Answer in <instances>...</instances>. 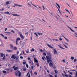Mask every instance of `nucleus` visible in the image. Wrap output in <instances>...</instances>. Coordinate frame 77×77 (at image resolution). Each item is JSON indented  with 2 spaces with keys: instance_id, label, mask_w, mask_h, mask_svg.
Segmentation results:
<instances>
[{
  "instance_id": "nucleus-1",
  "label": "nucleus",
  "mask_w": 77,
  "mask_h": 77,
  "mask_svg": "<svg viewBox=\"0 0 77 77\" xmlns=\"http://www.w3.org/2000/svg\"><path fill=\"white\" fill-rule=\"evenodd\" d=\"M46 57L47 59V62L48 63H49L50 62L52 61V60H51V56L47 55Z\"/></svg>"
},
{
  "instance_id": "nucleus-2",
  "label": "nucleus",
  "mask_w": 77,
  "mask_h": 77,
  "mask_svg": "<svg viewBox=\"0 0 77 77\" xmlns=\"http://www.w3.org/2000/svg\"><path fill=\"white\" fill-rule=\"evenodd\" d=\"M49 62L50 63H49V66H53L54 65V63L52 62V61L51 62Z\"/></svg>"
},
{
  "instance_id": "nucleus-3",
  "label": "nucleus",
  "mask_w": 77,
  "mask_h": 77,
  "mask_svg": "<svg viewBox=\"0 0 77 77\" xmlns=\"http://www.w3.org/2000/svg\"><path fill=\"white\" fill-rule=\"evenodd\" d=\"M12 15H13L14 17H20V15H17V14H11Z\"/></svg>"
},
{
  "instance_id": "nucleus-4",
  "label": "nucleus",
  "mask_w": 77,
  "mask_h": 77,
  "mask_svg": "<svg viewBox=\"0 0 77 77\" xmlns=\"http://www.w3.org/2000/svg\"><path fill=\"white\" fill-rule=\"evenodd\" d=\"M11 59H15L17 58V56H15V55L13 54L12 56L11 57Z\"/></svg>"
},
{
  "instance_id": "nucleus-5",
  "label": "nucleus",
  "mask_w": 77,
  "mask_h": 77,
  "mask_svg": "<svg viewBox=\"0 0 77 77\" xmlns=\"http://www.w3.org/2000/svg\"><path fill=\"white\" fill-rule=\"evenodd\" d=\"M5 33L6 35H9L10 34H11V32H5Z\"/></svg>"
},
{
  "instance_id": "nucleus-6",
  "label": "nucleus",
  "mask_w": 77,
  "mask_h": 77,
  "mask_svg": "<svg viewBox=\"0 0 77 77\" xmlns=\"http://www.w3.org/2000/svg\"><path fill=\"white\" fill-rule=\"evenodd\" d=\"M20 37H21V38H22L23 39H24V36H23V35H22V34H21V33H20Z\"/></svg>"
},
{
  "instance_id": "nucleus-7",
  "label": "nucleus",
  "mask_w": 77,
  "mask_h": 77,
  "mask_svg": "<svg viewBox=\"0 0 77 77\" xmlns=\"http://www.w3.org/2000/svg\"><path fill=\"white\" fill-rule=\"evenodd\" d=\"M54 55L56 54L57 53V51H56V50L54 49Z\"/></svg>"
},
{
  "instance_id": "nucleus-8",
  "label": "nucleus",
  "mask_w": 77,
  "mask_h": 77,
  "mask_svg": "<svg viewBox=\"0 0 77 77\" xmlns=\"http://www.w3.org/2000/svg\"><path fill=\"white\" fill-rule=\"evenodd\" d=\"M47 46H48V47H49V48H52V49L54 48L53 47H52L49 44H47Z\"/></svg>"
},
{
  "instance_id": "nucleus-9",
  "label": "nucleus",
  "mask_w": 77,
  "mask_h": 77,
  "mask_svg": "<svg viewBox=\"0 0 77 77\" xmlns=\"http://www.w3.org/2000/svg\"><path fill=\"white\" fill-rule=\"evenodd\" d=\"M34 61L36 63H38V61L36 60V58H34Z\"/></svg>"
},
{
  "instance_id": "nucleus-10",
  "label": "nucleus",
  "mask_w": 77,
  "mask_h": 77,
  "mask_svg": "<svg viewBox=\"0 0 77 77\" xmlns=\"http://www.w3.org/2000/svg\"><path fill=\"white\" fill-rule=\"evenodd\" d=\"M47 54L48 55V56H51V53L50 52H47Z\"/></svg>"
},
{
  "instance_id": "nucleus-11",
  "label": "nucleus",
  "mask_w": 77,
  "mask_h": 77,
  "mask_svg": "<svg viewBox=\"0 0 77 77\" xmlns=\"http://www.w3.org/2000/svg\"><path fill=\"white\" fill-rule=\"evenodd\" d=\"M29 63L31 65H33V62L32 61V60H30V61H29Z\"/></svg>"
},
{
  "instance_id": "nucleus-12",
  "label": "nucleus",
  "mask_w": 77,
  "mask_h": 77,
  "mask_svg": "<svg viewBox=\"0 0 77 77\" xmlns=\"http://www.w3.org/2000/svg\"><path fill=\"white\" fill-rule=\"evenodd\" d=\"M27 63V62H26V61L25 60H24L23 61V65H26Z\"/></svg>"
},
{
  "instance_id": "nucleus-13",
  "label": "nucleus",
  "mask_w": 77,
  "mask_h": 77,
  "mask_svg": "<svg viewBox=\"0 0 77 77\" xmlns=\"http://www.w3.org/2000/svg\"><path fill=\"white\" fill-rule=\"evenodd\" d=\"M14 6H19V7H22V6H23L22 5H18V4H14Z\"/></svg>"
},
{
  "instance_id": "nucleus-14",
  "label": "nucleus",
  "mask_w": 77,
  "mask_h": 77,
  "mask_svg": "<svg viewBox=\"0 0 77 77\" xmlns=\"http://www.w3.org/2000/svg\"><path fill=\"white\" fill-rule=\"evenodd\" d=\"M68 27L69 29H70L71 30V31H72V32H75V31H74L73 30H72V29H71V27H69V26H67Z\"/></svg>"
},
{
  "instance_id": "nucleus-15",
  "label": "nucleus",
  "mask_w": 77,
  "mask_h": 77,
  "mask_svg": "<svg viewBox=\"0 0 77 77\" xmlns=\"http://www.w3.org/2000/svg\"><path fill=\"white\" fill-rule=\"evenodd\" d=\"M13 50H17V48L16 47H14L13 48Z\"/></svg>"
},
{
  "instance_id": "nucleus-16",
  "label": "nucleus",
  "mask_w": 77,
  "mask_h": 77,
  "mask_svg": "<svg viewBox=\"0 0 77 77\" xmlns=\"http://www.w3.org/2000/svg\"><path fill=\"white\" fill-rule=\"evenodd\" d=\"M58 47H59V48H61V49H63L64 50H65V48H63L60 45H58Z\"/></svg>"
},
{
  "instance_id": "nucleus-17",
  "label": "nucleus",
  "mask_w": 77,
  "mask_h": 77,
  "mask_svg": "<svg viewBox=\"0 0 77 77\" xmlns=\"http://www.w3.org/2000/svg\"><path fill=\"white\" fill-rule=\"evenodd\" d=\"M62 35L63 36V38H65V39L66 40L67 42H69V40L68 39H67L64 36H63V35Z\"/></svg>"
},
{
  "instance_id": "nucleus-18",
  "label": "nucleus",
  "mask_w": 77,
  "mask_h": 77,
  "mask_svg": "<svg viewBox=\"0 0 77 77\" xmlns=\"http://www.w3.org/2000/svg\"><path fill=\"white\" fill-rule=\"evenodd\" d=\"M5 14H8V15H10V13L8 11L5 12Z\"/></svg>"
},
{
  "instance_id": "nucleus-19",
  "label": "nucleus",
  "mask_w": 77,
  "mask_h": 77,
  "mask_svg": "<svg viewBox=\"0 0 77 77\" xmlns=\"http://www.w3.org/2000/svg\"><path fill=\"white\" fill-rule=\"evenodd\" d=\"M31 3L32 4V5H33V6L35 7V8H36L38 9H39V8H38V7H37V6H36V5H33V4H32V2H31Z\"/></svg>"
},
{
  "instance_id": "nucleus-20",
  "label": "nucleus",
  "mask_w": 77,
  "mask_h": 77,
  "mask_svg": "<svg viewBox=\"0 0 77 77\" xmlns=\"http://www.w3.org/2000/svg\"><path fill=\"white\" fill-rule=\"evenodd\" d=\"M6 51L7 52H12V51L11 50H7Z\"/></svg>"
},
{
  "instance_id": "nucleus-21",
  "label": "nucleus",
  "mask_w": 77,
  "mask_h": 77,
  "mask_svg": "<svg viewBox=\"0 0 77 77\" xmlns=\"http://www.w3.org/2000/svg\"><path fill=\"white\" fill-rule=\"evenodd\" d=\"M20 40H21V39L20 38H17L16 39V41H20Z\"/></svg>"
},
{
  "instance_id": "nucleus-22",
  "label": "nucleus",
  "mask_w": 77,
  "mask_h": 77,
  "mask_svg": "<svg viewBox=\"0 0 77 77\" xmlns=\"http://www.w3.org/2000/svg\"><path fill=\"white\" fill-rule=\"evenodd\" d=\"M56 5H57L58 7L59 8V9H60V5H59V4H57V3H56Z\"/></svg>"
},
{
  "instance_id": "nucleus-23",
  "label": "nucleus",
  "mask_w": 77,
  "mask_h": 77,
  "mask_svg": "<svg viewBox=\"0 0 77 77\" xmlns=\"http://www.w3.org/2000/svg\"><path fill=\"white\" fill-rule=\"evenodd\" d=\"M1 54V57H3V56H4V54L2 53H0Z\"/></svg>"
},
{
  "instance_id": "nucleus-24",
  "label": "nucleus",
  "mask_w": 77,
  "mask_h": 77,
  "mask_svg": "<svg viewBox=\"0 0 77 77\" xmlns=\"http://www.w3.org/2000/svg\"><path fill=\"white\" fill-rule=\"evenodd\" d=\"M56 6L57 7V8L58 9V10L59 13H60V14H61V12H60V10H59V8H58V7H57V5H56Z\"/></svg>"
},
{
  "instance_id": "nucleus-25",
  "label": "nucleus",
  "mask_w": 77,
  "mask_h": 77,
  "mask_svg": "<svg viewBox=\"0 0 77 77\" xmlns=\"http://www.w3.org/2000/svg\"><path fill=\"white\" fill-rule=\"evenodd\" d=\"M5 59H6V56L5 55H4L2 58V59L3 60H5Z\"/></svg>"
},
{
  "instance_id": "nucleus-26",
  "label": "nucleus",
  "mask_w": 77,
  "mask_h": 77,
  "mask_svg": "<svg viewBox=\"0 0 77 77\" xmlns=\"http://www.w3.org/2000/svg\"><path fill=\"white\" fill-rule=\"evenodd\" d=\"M54 71H55V74H57V72H58V71H57L55 69Z\"/></svg>"
},
{
  "instance_id": "nucleus-27",
  "label": "nucleus",
  "mask_w": 77,
  "mask_h": 77,
  "mask_svg": "<svg viewBox=\"0 0 77 77\" xmlns=\"http://www.w3.org/2000/svg\"><path fill=\"white\" fill-rule=\"evenodd\" d=\"M11 48H13V45L11 44H10Z\"/></svg>"
},
{
  "instance_id": "nucleus-28",
  "label": "nucleus",
  "mask_w": 77,
  "mask_h": 77,
  "mask_svg": "<svg viewBox=\"0 0 77 77\" xmlns=\"http://www.w3.org/2000/svg\"><path fill=\"white\" fill-rule=\"evenodd\" d=\"M17 69H18V67H16L14 68V71H16V70H17Z\"/></svg>"
},
{
  "instance_id": "nucleus-29",
  "label": "nucleus",
  "mask_w": 77,
  "mask_h": 77,
  "mask_svg": "<svg viewBox=\"0 0 77 77\" xmlns=\"http://www.w3.org/2000/svg\"><path fill=\"white\" fill-rule=\"evenodd\" d=\"M48 75H49V77H53V75H51L50 74H49Z\"/></svg>"
},
{
  "instance_id": "nucleus-30",
  "label": "nucleus",
  "mask_w": 77,
  "mask_h": 77,
  "mask_svg": "<svg viewBox=\"0 0 77 77\" xmlns=\"http://www.w3.org/2000/svg\"><path fill=\"white\" fill-rule=\"evenodd\" d=\"M21 75V72H20L18 75L19 77H20Z\"/></svg>"
},
{
  "instance_id": "nucleus-31",
  "label": "nucleus",
  "mask_w": 77,
  "mask_h": 77,
  "mask_svg": "<svg viewBox=\"0 0 77 77\" xmlns=\"http://www.w3.org/2000/svg\"><path fill=\"white\" fill-rule=\"evenodd\" d=\"M9 1H7L6 3V5H8L9 3Z\"/></svg>"
},
{
  "instance_id": "nucleus-32",
  "label": "nucleus",
  "mask_w": 77,
  "mask_h": 77,
  "mask_svg": "<svg viewBox=\"0 0 77 77\" xmlns=\"http://www.w3.org/2000/svg\"><path fill=\"white\" fill-rule=\"evenodd\" d=\"M63 45H64V46H65V48H68V47H67L66 45H64V44H63Z\"/></svg>"
},
{
  "instance_id": "nucleus-33",
  "label": "nucleus",
  "mask_w": 77,
  "mask_h": 77,
  "mask_svg": "<svg viewBox=\"0 0 77 77\" xmlns=\"http://www.w3.org/2000/svg\"><path fill=\"white\" fill-rule=\"evenodd\" d=\"M3 73H4V74H5V73H6V71L4 70L3 71Z\"/></svg>"
},
{
  "instance_id": "nucleus-34",
  "label": "nucleus",
  "mask_w": 77,
  "mask_h": 77,
  "mask_svg": "<svg viewBox=\"0 0 77 77\" xmlns=\"http://www.w3.org/2000/svg\"><path fill=\"white\" fill-rule=\"evenodd\" d=\"M71 59L72 60H74V57H71Z\"/></svg>"
},
{
  "instance_id": "nucleus-35",
  "label": "nucleus",
  "mask_w": 77,
  "mask_h": 77,
  "mask_svg": "<svg viewBox=\"0 0 77 77\" xmlns=\"http://www.w3.org/2000/svg\"><path fill=\"white\" fill-rule=\"evenodd\" d=\"M34 34L36 36H37V37H38V34H36V32H35L34 33Z\"/></svg>"
},
{
  "instance_id": "nucleus-36",
  "label": "nucleus",
  "mask_w": 77,
  "mask_h": 77,
  "mask_svg": "<svg viewBox=\"0 0 77 77\" xmlns=\"http://www.w3.org/2000/svg\"><path fill=\"white\" fill-rule=\"evenodd\" d=\"M43 55H44V56H45L47 55V54H46V53H45V52L43 53Z\"/></svg>"
},
{
  "instance_id": "nucleus-37",
  "label": "nucleus",
  "mask_w": 77,
  "mask_h": 77,
  "mask_svg": "<svg viewBox=\"0 0 77 77\" xmlns=\"http://www.w3.org/2000/svg\"><path fill=\"white\" fill-rule=\"evenodd\" d=\"M11 32H13V33H15V32L13 30H12L11 31Z\"/></svg>"
},
{
  "instance_id": "nucleus-38",
  "label": "nucleus",
  "mask_w": 77,
  "mask_h": 77,
  "mask_svg": "<svg viewBox=\"0 0 77 77\" xmlns=\"http://www.w3.org/2000/svg\"><path fill=\"white\" fill-rule=\"evenodd\" d=\"M53 41H58V39H53Z\"/></svg>"
},
{
  "instance_id": "nucleus-39",
  "label": "nucleus",
  "mask_w": 77,
  "mask_h": 77,
  "mask_svg": "<svg viewBox=\"0 0 77 77\" xmlns=\"http://www.w3.org/2000/svg\"><path fill=\"white\" fill-rule=\"evenodd\" d=\"M34 74H35V75H37V74H38V73H37V72H34Z\"/></svg>"
},
{
  "instance_id": "nucleus-40",
  "label": "nucleus",
  "mask_w": 77,
  "mask_h": 77,
  "mask_svg": "<svg viewBox=\"0 0 77 77\" xmlns=\"http://www.w3.org/2000/svg\"><path fill=\"white\" fill-rule=\"evenodd\" d=\"M29 50L27 51H26V53H29Z\"/></svg>"
},
{
  "instance_id": "nucleus-41",
  "label": "nucleus",
  "mask_w": 77,
  "mask_h": 77,
  "mask_svg": "<svg viewBox=\"0 0 77 77\" xmlns=\"http://www.w3.org/2000/svg\"><path fill=\"white\" fill-rule=\"evenodd\" d=\"M35 51V49L33 48H32L31 50V51Z\"/></svg>"
},
{
  "instance_id": "nucleus-42",
  "label": "nucleus",
  "mask_w": 77,
  "mask_h": 77,
  "mask_svg": "<svg viewBox=\"0 0 77 77\" xmlns=\"http://www.w3.org/2000/svg\"><path fill=\"white\" fill-rule=\"evenodd\" d=\"M26 68H29V65H28V64H26Z\"/></svg>"
},
{
  "instance_id": "nucleus-43",
  "label": "nucleus",
  "mask_w": 77,
  "mask_h": 77,
  "mask_svg": "<svg viewBox=\"0 0 77 77\" xmlns=\"http://www.w3.org/2000/svg\"><path fill=\"white\" fill-rule=\"evenodd\" d=\"M59 39L60 41H62V38H59Z\"/></svg>"
},
{
  "instance_id": "nucleus-44",
  "label": "nucleus",
  "mask_w": 77,
  "mask_h": 77,
  "mask_svg": "<svg viewBox=\"0 0 77 77\" xmlns=\"http://www.w3.org/2000/svg\"><path fill=\"white\" fill-rule=\"evenodd\" d=\"M77 61V59H75L74 60V62H75Z\"/></svg>"
},
{
  "instance_id": "nucleus-45",
  "label": "nucleus",
  "mask_w": 77,
  "mask_h": 77,
  "mask_svg": "<svg viewBox=\"0 0 77 77\" xmlns=\"http://www.w3.org/2000/svg\"><path fill=\"white\" fill-rule=\"evenodd\" d=\"M37 63V66H39V63Z\"/></svg>"
},
{
  "instance_id": "nucleus-46",
  "label": "nucleus",
  "mask_w": 77,
  "mask_h": 77,
  "mask_svg": "<svg viewBox=\"0 0 77 77\" xmlns=\"http://www.w3.org/2000/svg\"><path fill=\"white\" fill-rule=\"evenodd\" d=\"M0 35H1V36H3V37H5V36L3 35V34H1Z\"/></svg>"
},
{
  "instance_id": "nucleus-47",
  "label": "nucleus",
  "mask_w": 77,
  "mask_h": 77,
  "mask_svg": "<svg viewBox=\"0 0 77 77\" xmlns=\"http://www.w3.org/2000/svg\"><path fill=\"white\" fill-rule=\"evenodd\" d=\"M28 35V34H29V32H26L25 34V35Z\"/></svg>"
},
{
  "instance_id": "nucleus-48",
  "label": "nucleus",
  "mask_w": 77,
  "mask_h": 77,
  "mask_svg": "<svg viewBox=\"0 0 77 77\" xmlns=\"http://www.w3.org/2000/svg\"><path fill=\"white\" fill-rule=\"evenodd\" d=\"M33 68H34V67H33V66H31L32 69H33Z\"/></svg>"
},
{
  "instance_id": "nucleus-49",
  "label": "nucleus",
  "mask_w": 77,
  "mask_h": 77,
  "mask_svg": "<svg viewBox=\"0 0 77 77\" xmlns=\"http://www.w3.org/2000/svg\"><path fill=\"white\" fill-rule=\"evenodd\" d=\"M29 72H28L26 75V76H28L29 75Z\"/></svg>"
},
{
  "instance_id": "nucleus-50",
  "label": "nucleus",
  "mask_w": 77,
  "mask_h": 77,
  "mask_svg": "<svg viewBox=\"0 0 77 77\" xmlns=\"http://www.w3.org/2000/svg\"><path fill=\"white\" fill-rule=\"evenodd\" d=\"M16 45H18V41H17L16 40Z\"/></svg>"
},
{
  "instance_id": "nucleus-51",
  "label": "nucleus",
  "mask_w": 77,
  "mask_h": 77,
  "mask_svg": "<svg viewBox=\"0 0 77 77\" xmlns=\"http://www.w3.org/2000/svg\"><path fill=\"white\" fill-rule=\"evenodd\" d=\"M19 53H20V52H19V51H17V54H19Z\"/></svg>"
},
{
  "instance_id": "nucleus-52",
  "label": "nucleus",
  "mask_w": 77,
  "mask_h": 77,
  "mask_svg": "<svg viewBox=\"0 0 77 77\" xmlns=\"http://www.w3.org/2000/svg\"><path fill=\"white\" fill-rule=\"evenodd\" d=\"M20 59H23V56H21L20 57Z\"/></svg>"
},
{
  "instance_id": "nucleus-53",
  "label": "nucleus",
  "mask_w": 77,
  "mask_h": 77,
  "mask_svg": "<svg viewBox=\"0 0 77 77\" xmlns=\"http://www.w3.org/2000/svg\"><path fill=\"white\" fill-rule=\"evenodd\" d=\"M42 59L43 60H45V59H44V57H42Z\"/></svg>"
},
{
  "instance_id": "nucleus-54",
  "label": "nucleus",
  "mask_w": 77,
  "mask_h": 77,
  "mask_svg": "<svg viewBox=\"0 0 77 77\" xmlns=\"http://www.w3.org/2000/svg\"><path fill=\"white\" fill-rule=\"evenodd\" d=\"M23 70L24 71H26V69L25 68H24L23 69Z\"/></svg>"
},
{
  "instance_id": "nucleus-55",
  "label": "nucleus",
  "mask_w": 77,
  "mask_h": 77,
  "mask_svg": "<svg viewBox=\"0 0 77 77\" xmlns=\"http://www.w3.org/2000/svg\"><path fill=\"white\" fill-rule=\"evenodd\" d=\"M70 74H71L72 75V72H69Z\"/></svg>"
},
{
  "instance_id": "nucleus-56",
  "label": "nucleus",
  "mask_w": 77,
  "mask_h": 77,
  "mask_svg": "<svg viewBox=\"0 0 77 77\" xmlns=\"http://www.w3.org/2000/svg\"><path fill=\"white\" fill-rule=\"evenodd\" d=\"M5 39H8V37H5Z\"/></svg>"
},
{
  "instance_id": "nucleus-57",
  "label": "nucleus",
  "mask_w": 77,
  "mask_h": 77,
  "mask_svg": "<svg viewBox=\"0 0 77 77\" xmlns=\"http://www.w3.org/2000/svg\"><path fill=\"white\" fill-rule=\"evenodd\" d=\"M23 54H24V55H26V54H25L24 53V51H23Z\"/></svg>"
},
{
  "instance_id": "nucleus-58",
  "label": "nucleus",
  "mask_w": 77,
  "mask_h": 77,
  "mask_svg": "<svg viewBox=\"0 0 77 77\" xmlns=\"http://www.w3.org/2000/svg\"><path fill=\"white\" fill-rule=\"evenodd\" d=\"M15 75H16V76H17V75H18V74H17V73H15Z\"/></svg>"
},
{
  "instance_id": "nucleus-59",
  "label": "nucleus",
  "mask_w": 77,
  "mask_h": 77,
  "mask_svg": "<svg viewBox=\"0 0 77 77\" xmlns=\"http://www.w3.org/2000/svg\"><path fill=\"white\" fill-rule=\"evenodd\" d=\"M57 74H56L55 75V77H57Z\"/></svg>"
},
{
  "instance_id": "nucleus-60",
  "label": "nucleus",
  "mask_w": 77,
  "mask_h": 77,
  "mask_svg": "<svg viewBox=\"0 0 77 77\" xmlns=\"http://www.w3.org/2000/svg\"><path fill=\"white\" fill-rule=\"evenodd\" d=\"M63 72H64V74H66V72H65V71H63Z\"/></svg>"
},
{
  "instance_id": "nucleus-61",
  "label": "nucleus",
  "mask_w": 77,
  "mask_h": 77,
  "mask_svg": "<svg viewBox=\"0 0 77 77\" xmlns=\"http://www.w3.org/2000/svg\"><path fill=\"white\" fill-rule=\"evenodd\" d=\"M65 77H68V75H65Z\"/></svg>"
},
{
  "instance_id": "nucleus-62",
  "label": "nucleus",
  "mask_w": 77,
  "mask_h": 77,
  "mask_svg": "<svg viewBox=\"0 0 77 77\" xmlns=\"http://www.w3.org/2000/svg\"><path fill=\"white\" fill-rule=\"evenodd\" d=\"M28 60H30V58L29 57L28 58Z\"/></svg>"
},
{
  "instance_id": "nucleus-63",
  "label": "nucleus",
  "mask_w": 77,
  "mask_h": 77,
  "mask_svg": "<svg viewBox=\"0 0 77 77\" xmlns=\"http://www.w3.org/2000/svg\"><path fill=\"white\" fill-rule=\"evenodd\" d=\"M66 12H69V11H68V10L67 9H66Z\"/></svg>"
},
{
  "instance_id": "nucleus-64",
  "label": "nucleus",
  "mask_w": 77,
  "mask_h": 77,
  "mask_svg": "<svg viewBox=\"0 0 77 77\" xmlns=\"http://www.w3.org/2000/svg\"><path fill=\"white\" fill-rule=\"evenodd\" d=\"M75 75L76 76H77V72H76L75 73Z\"/></svg>"
}]
</instances>
